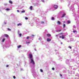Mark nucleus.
I'll list each match as a JSON object with an SVG mask.
<instances>
[{"mask_svg":"<svg viewBox=\"0 0 79 79\" xmlns=\"http://www.w3.org/2000/svg\"><path fill=\"white\" fill-rule=\"evenodd\" d=\"M72 47L71 46L69 47V48H70V49H71Z\"/></svg>","mask_w":79,"mask_h":79,"instance_id":"obj_36","label":"nucleus"},{"mask_svg":"<svg viewBox=\"0 0 79 79\" xmlns=\"http://www.w3.org/2000/svg\"><path fill=\"white\" fill-rule=\"evenodd\" d=\"M59 34H60V35H61V34H63V33H59Z\"/></svg>","mask_w":79,"mask_h":79,"instance_id":"obj_38","label":"nucleus"},{"mask_svg":"<svg viewBox=\"0 0 79 79\" xmlns=\"http://www.w3.org/2000/svg\"><path fill=\"white\" fill-rule=\"evenodd\" d=\"M52 70H55V68H52Z\"/></svg>","mask_w":79,"mask_h":79,"instance_id":"obj_24","label":"nucleus"},{"mask_svg":"<svg viewBox=\"0 0 79 79\" xmlns=\"http://www.w3.org/2000/svg\"><path fill=\"white\" fill-rule=\"evenodd\" d=\"M61 31V30H57L56 31V32H60V31Z\"/></svg>","mask_w":79,"mask_h":79,"instance_id":"obj_13","label":"nucleus"},{"mask_svg":"<svg viewBox=\"0 0 79 79\" xmlns=\"http://www.w3.org/2000/svg\"><path fill=\"white\" fill-rule=\"evenodd\" d=\"M31 60L30 63H32L34 65V64H35V63H34V61L33 59H31Z\"/></svg>","mask_w":79,"mask_h":79,"instance_id":"obj_1","label":"nucleus"},{"mask_svg":"<svg viewBox=\"0 0 79 79\" xmlns=\"http://www.w3.org/2000/svg\"><path fill=\"white\" fill-rule=\"evenodd\" d=\"M62 37H61V36H60V38H61Z\"/></svg>","mask_w":79,"mask_h":79,"instance_id":"obj_41","label":"nucleus"},{"mask_svg":"<svg viewBox=\"0 0 79 79\" xmlns=\"http://www.w3.org/2000/svg\"><path fill=\"white\" fill-rule=\"evenodd\" d=\"M30 10H32V8H33V7H32V6H31L30 7Z\"/></svg>","mask_w":79,"mask_h":79,"instance_id":"obj_7","label":"nucleus"},{"mask_svg":"<svg viewBox=\"0 0 79 79\" xmlns=\"http://www.w3.org/2000/svg\"><path fill=\"white\" fill-rule=\"evenodd\" d=\"M6 10H7V11H8L9 10H10V9H9V8H7V9H6Z\"/></svg>","mask_w":79,"mask_h":79,"instance_id":"obj_18","label":"nucleus"},{"mask_svg":"<svg viewBox=\"0 0 79 79\" xmlns=\"http://www.w3.org/2000/svg\"><path fill=\"white\" fill-rule=\"evenodd\" d=\"M69 23H70V21L69 22Z\"/></svg>","mask_w":79,"mask_h":79,"instance_id":"obj_43","label":"nucleus"},{"mask_svg":"<svg viewBox=\"0 0 79 79\" xmlns=\"http://www.w3.org/2000/svg\"><path fill=\"white\" fill-rule=\"evenodd\" d=\"M29 56L30 59H31H31H33V58H32V54H30Z\"/></svg>","mask_w":79,"mask_h":79,"instance_id":"obj_2","label":"nucleus"},{"mask_svg":"<svg viewBox=\"0 0 79 79\" xmlns=\"http://www.w3.org/2000/svg\"><path fill=\"white\" fill-rule=\"evenodd\" d=\"M60 76H61V77H62V75H61V74H60Z\"/></svg>","mask_w":79,"mask_h":79,"instance_id":"obj_34","label":"nucleus"},{"mask_svg":"<svg viewBox=\"0 0 79 79\" xmlns=\"http://www.w3.org/2000/svg\"><path fill=\"white\" fill-rule=\"evenodd\" d=\"M27 39H29V36H27Z\"/></svg>","mask_w":79,"mask_h":79,"instance_id":"obj_23","label":"nucleus"},{"mask_svg":"<svg viewBox=\"0 0 79 79\" xmlns=\"http://www.w3.org/2000/svg\"><path fill=\"white\" fill-rule=\"evenodd\" d=\"M46 35L47 37H51V35L50 34H47Z\"/></svg>","mask_w":79,"mask_h":79,"instance_id":"obj_6","label":"nucleus"},{"mask_svg":"<svg viewBox=\"0 0 79 79\" xmlns=\"http://www.w3.org/2000/svg\"><path fill=\"white\" fill-rule=\"evenodd\" d=\"M21 25H22V24H21V23H19L18 24L17 26H21Z\"/></svg>","mask_w":79,"mask_h":79,"instance_id":"obj_12","label":"nucleus"},{"mask_svg":"<svg viewBox=\"0 0 79 79\" xmlns=\"http://www.w3.org/2000/svg\"><path fill=\"white\" fill-rule=\"evenodd\" d=\"M65 23V22H64V21L63 22L64 23Z\"/></svg>","mask_w":79,"mask_h":79,"instance_id":"obj_42","label":"nucleus"},{"mask_svg":"<svg viewBox=\"0 0 79 79\" xmlns=\"http://www.w3.org/2000/svg\"><path fill=\"white\" fill-rule=\"evenodd\" d=\"M57 24H59V25H60V24H61V22H60L59 21H57Z\"/></svg>","mask_w":79,"mask_h":79,"instance_id":"obj_4","label":"nucleus"},{"mask_svg":"<svg viewBox=\"0 0 79 79\" xmlns=\"http://www.w3.org/2000/svg\"><path fill=\"white\" fill-rule=\"evenodd\" d=\"M54 8H56V9H57V8H58V6L55 5L54 6Z\"/></svg>","mask_w":79,"mask_h":79,"instance_id":"obj_3","label":"nucleus"},{"mask_svg":"<svg viewBox=\"0 0 79 79\" xmlns=\"http://www.w3.org/2000/svg\"><path fill=\"white\" fill-rule=\"evenodd\" d=\"M8 66H9V65H7L6 66V67H8Z\"/></svg>","mask_w":79,"mask_h":79,"instance_id":"obj_32","label":"nucleus"},{"mask_svg":"<svg viewBox=\"0 0 79 79\" xmlns=\"http://www.w3.org/2000/svg\"><path fill=\"white\" fill-rule=\"evenodd\" d=\"M63 28H64L66 26V25L65 24H64L63 25Z\"/></svg>","mask_w":79,"mask_h":79,"instance_id":"obj_14","label":"nucleus"},{"mask_svg":"<svg viewBox=\"0 0 79 79\" xmlns=\"http://www.w3.org/2000/svg\"><path fill=\"white\" fill-rule=\"evenodd\" d=\"M68 24H69V21H68Z\"/></svg>","mask_w":79,"mask_h":79,"instance_id":"obj_31","label":"nucleus"},{"mask_svg":"<svg viewBox=\"0 0 79 79\" xmlns=\"http://www.w3.org/2000/svg\"><path fill=\"white\" fill-rule=\"evenodd\" d=\"M7 30L8 31H11V29H10V28H7Z\"/></svg>","mask_w":79,"mask_h":79,"instance_id":"obj_19","label":"nucleus"},{"mask_svg":"<svg viewBox=\"0 0 79 79\" xmlns=\"http://www.w3.org/2000/svg\"><path fill=\"white\" fill-rule=\"evenodd\" d=\"M35 51H37V50L35 48Z\"/></svg>","mask_w":79,"mask_h":79,"instance_id":"obj_39","label":"nucleus"},{"mask_svg":"<svg viewBox=\"0 0 79 79\" xmlns=\"http://www.w3.org/2000/svg\"><path fill=\"white\" fill-rule=\"evenodd\" d=\"M22 13H25V10H23L21 11Z\"/></svg>","mask_w":79,"mask_h":79,"instance_id":"obj_21","label":"nucleus"},{"mask_svg":"<svg viewBox=\"0 0 79 79\" xmlns=\"http://www.w3.org/2000/svg\"><path fill=\"white\" fill-rule=\"evenodd\" d=\"M25 19L27 20L28 19V18L27 17H25Z\"/></svg>","mask_w":79,"mask_h":79,"instance_id":"obj_28","label":"nucleus"},{"mask_svg":"<svg viewBox=\"0 0 79 79\" xmlns=\"http://www.w3.org/2000/svg\"><path fill=\"white\" fill-rule=\"evenodd\" d=\"M20 47H21V45H19L17 47L18 48H20Z\"/></svg>","mask_w":79,"mask_h":79,"instance_id":"obj_11","label":"nucleus"},{"mask_svg":"<svg viewBox=\"0 0 79 79\" xmlns=\"http://www.w3.org/2000/svg\"><path fill=\"white\" fill-rule=\"evenodd\" d=\"M40 71L41 72H43V70L42 69H40Z\"/></svg>","mask_w":79,"mask_h":79,"instance_id":"obj_27","label":"nucleus"},{"mask_svg":"<svg viewBox=\"0 0 79 79\" xmlns=\"http://www.w3.org/2000/svg\"><path fill=\"white\" fill-rule=\"evenodd\" d=\"M5 39H2V42H4V41H5Z\"/></svg>","mask_w":79,"mask_h":79,"instance_id":"obj_15","label":"nucleus"},{"mask_svg":"<svg viewBox=\"0 0 79 79\" xmlns=\"http://www.w3.org/2000/svg\"><path fill=\"white\" fill-rule=\"evenodd\" d=\"M41 24H44V22H41Z\"/></svg>","mask_w":79,"mask_h":79,"instance_id":"obj_25","label":"nucleus"},{"mask_svg":"<svg viewBox=\"0 0 79 79\" xmlns=\"http://www.w3.org/2000/svg\"><path fill=\"white\" fill-rule=\"evenodd\" d=\"M47 42H50L51 41V39L48 38L47 40Z\"/></svg>","mask_w":79,"mask_h":79,"instance_id":"obj_5","label":"nucleus"},{"mask_svg":"<svg viewBox=\"0 0 79 79\" xmlns=\"http://www.w3.org/2000/svg\"><path fill=\"white\" fill-rule=\"evenodd\" d=\"M17 12H18V13H19V10H17Z\"/></svg>","mask_w":79,"mask_h":79,"instance_id":"obj_30","label":"nucleus"},{"mask_svg":"<svg viewBox=\"0 0 79 79\" xmlns=\"http://www.w3.org/2000/svg\"><path fill=\"white\" fill-rule=\"evenodd\" d=\"M77 32V31H76V30H74L73 31V32H74V33L75 32Z\"/></svg>","mask_w":79,"mask_h":79,"instance_id":"obj_20","label":"nucleus"},{"mask_svg":"<svg viewBox=\"0 0 79 79\" xmlns=\"http://www.w3.org/2000/svg\"><path fill=\"white\" fill-rule=\"evenodd\" d=\"M13 77L14 79H16V77H15V76H14Z\"/></svg>","mask_w":79,"mask_h":79,"instance_id":"obj_29","label":"nucleus"},{"mask_svg":"<svg viewBox=\"0 0 79 79\" xmlns=\"http://www.w3.org/2000/svg\"><path fill=\"white\" fill-rule=\"evenodd\" d=\"M52 20H54V19H55L54 18V17H52Z\"/></svg>","mask_w":79,"mask_h":79,"instance_id":"obj_22","label":"nucleus"},{"mask_svg":"<svg viewBox=\"0 0 79 79\" xmlns=\"http://www.w3.org/2000/svg\"><path fill=\"white\" fill-rule=\"evenodd\" d=\"M32 36H33V37H34V35H32Z\"/></svg>","mask_w":79,"mask_h":79,"instance_id":"obj_40","label":"nucleus"},{"mask_svg":"<svg viewBox=\"0 0 79 79\" xmlns=\"http://www.w3.org/2000/svg\"><path fill=\"white\" fill-rule=\"evenodd\" d=\"M9 2L10 3H11V4H12V3H13V2H12V1H11V0L9 1Z\"/></svg>","mask_w":79,"mask_h":79,"instance_id":"obj_10","label":"nucleus"},{"mask_svg":"<svg viewBox=\"0 0 79 79\" xmlns=\"http://www.w3.org/2000/svg\"><path fill=\"white\" fill-rule=\"evenodd\" d=\"M65 15H66V14L65 13H64L62 16V17L63 18L64 17Z\"/></svg>","mask_w":79,"mask_h":79,"instance_id":"obj_8","label":"nucleus"},{"mask_svg":"<svg viewBox=\"0 0 79 79\" xmlns=\"http://www.w3.org/2000/svg\"><path fill=\"white\" fill-rule=\"evenodd\" d=\"M26 44H30V42H26Z\"/></svg>","mask_w":79,"mask_h":79,"instance_id":"obj_17","label":"nucleus"},{"mask_svg":"<svg viewBox=\"0 0 79 79\" xmlns=\"http://www.w3.org/2000/svg\"><path fill=\"white\" fill-rule=\"evenodd\" d=\"M60 44L61 45H63V42H61Z\"/></svg>","mask_w":79,"mask_h":79,"instance_id":"obj_37","label":"nucleus"},{"mask_svg":"<svg viewBox=\"0 0 79 79\" xmlns=\"http://www.w3.org/2000/svg\"><path fill=\"white\" fill-rule=\"evenodd\" d=\"M58 35H56V37H58Z\"/></svg>","mask_w":79,"mask_h":79,"instance_id":"obj_35","label":"nucleus"},{"mask_svg":"<svg viewBox=\"0 0 79 79\" xmlns=\"http://www.w3.org/2000/svg\"><path fill=\"white\" fill-rule=\"evenodd\" d=\"M5 36V37H8L9 36L8 35H7V34H5L4 35Z\"/></svg>","mask_w":79,"mask_h":79,"instance_id":"obj_9","label":"nucleus"},{"mask_svg":"<svg viewBox=\"0 0 79 79\" xmlns=\"http://www.w3.org/2000/svg\"><path fill=\"white\" fill-rule=\"evenodd\" d=\"M64 36H62V39H64Z\"/></svg>","mask_w":79,"mask_h":79,"instance_id":"obj_26","label":"nucleus"},{"mask_svg":"<svg viewBox=\"0 0 79 79\" xmlns=\"http://www.w3.org/2000/svg\"><path fill=\"white\" fill-rule=\"evenodd\" d=\"M19 35L20 37H21V35H22V34L21 33L19 34Z\"/></svg>","mask_w":79,"mask_h":79,"instance_id":"obj_16","label":"nucleus"},{"mask_svg":"<svg viewBox=\"0 0 79 79\" xmlns=\"http://www.w3.org/2000/svg\"><path fill=\"white\" fill-rule=\"evenodd\" d=\"M43 2H44V0H41Z\"/></svg>","mask_w":79,"mask_h":79,"instance_id":"obj_33","label":"nucleus"}]
</instances>
